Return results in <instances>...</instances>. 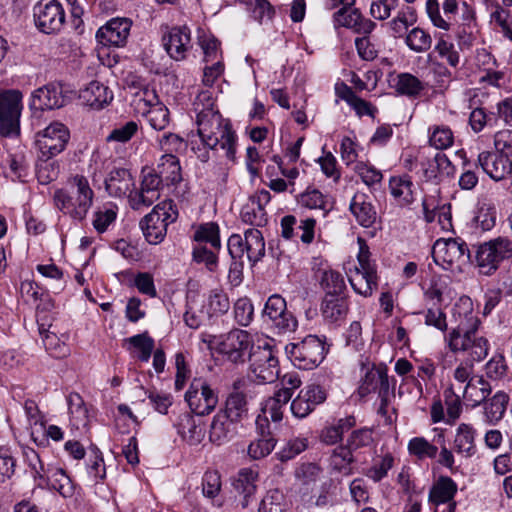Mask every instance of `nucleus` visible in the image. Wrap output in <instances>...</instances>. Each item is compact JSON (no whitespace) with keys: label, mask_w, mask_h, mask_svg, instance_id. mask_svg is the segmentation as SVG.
Returning a JSON list of instances; mask_svg holds the SVG:
<instances>
[{"label":"nucleus","mask_w":512,"mask_h":512,"mask_svg":"<svg viewBox=\"0 0 512 512\" xmlns=\"http://www.w3.org/2000/svg\"><path fill=\"white\" fill-rule=\"evenodd\" d=\"M178 212L171 200H165L157 204L151 213L145 215L140 224H150L162 222L163 224H172L176 221Z\"/></svg>","instance_id":"ea45409f"},{"label":"nucleus","mask_w":512,"mask_h":512,"mask_svg":"<svg viewBox=\"0 0 512 512\" xmlns=\"http://www.w3.org/2000/svg\"><path fill=\"white\" fill-rule=\"evenodd\" d=\"M258 437L250 442L247 454L252 460H260L268 456L276 446L277 440L266 429L261 420L256 421Z\"/></svg>","instance_id":"c85d7f7f"},{"label":"nucleus","mask_w":512,"mask_h":512,"mask_svg":"<svg viewBox=\"0 0 512 512\" xmlns=\"http://www.w3.org/2000/svg\"><path fill=\"white\" fill-rule=\"evenodd\" d=\"M131 21L127 18H113L96 33L97 41L104 46H124L130 34Z\"/></svg>","instance_id":"a211bd4d"},{"label":"nucleus","mask_w":512,"mask_h":512,"mask_svg":"<svg viewBox=\"0 0 512 512\" xmlns=\"http://www.w3.org/2000/svg\"><path fill=\"white\" fill-rule=\"evenodd\" d=\"M251 16L260 24L267 23L273 20L275 8L268 0H254Z\"/></svg>","instance_id":"69168bd1"},{"label":"nucleus","mask_w":512,"mask_h":512,"mask_svg":"<svg viewBox=\"0 0 512 512\" xmlns=\"http://www.w3.org/2000/svg\"><path fill=\"white\" fill-rule=\"evenodd\" d=\"M461 329L448 334L449 349L454 353H466L471 361H482L488 355V340L479 335L478 329Z\"/></svg>","instance_id":"39448f33"},{"label":"nucleus","mask_w":512,"mask_h":512,"mask_svg":"<svg viewBox=\"0 0 512 512\" xmlns=\"http://www.w3.org/2000/svg\"><path fill=\"white\" fill-rule=\"evenodd\" d=\"M512 258V243L496 238L480 244L475 251V261L483 275H492L502 261Z\"/></svg>","instance_id":"0eeeda50"},{"label":"nucleus","mask_w":512,"mask_h":512,"mask_svg":"<svg viewBox=\"0 0 512 512\" xmlns=\"http://www.w3.org/2000/svg\"><path fill=\"white\" fill-rule=\"evenodd\" d=\"M250 371L263 383H272L279 377V362L272 345L265 341L249 353Z\"/></svg>","instance_id":"1a4fd4ad"},{"label":"nucleus","mask_w":512,"mask_h":512,"mask_svg":"<svg viewBox=\"0 0 512 512\" xmlns=\"http://www.w3.org/2000/svg\"><path fill=\"white\" fill-rule=\"evenodd\" d=\"M83 104L92 109H102L113 100V92L98 81H91L79 95Z\"/></svg>","instance_id":"a878e982"},{"label":"nucleus","mask_w":512,"mask_h":512,"mask_svg":"<svg viewBox=\"0 0 512 512\" xmlns=\"http://www.w3.org/2000/svg\"><path fill=\"white\" fill-rule=\"evenodd\" d=\"M289 504L285 495L278 489L270 490L260 502L258 512H288Z\"/></svg>","instance_id":"603ef678"},{"label":"nucleus","mask_w":512,"mask_h":512,"mask_svg":"<svg viewBox=\"0 0 512 512\" xmlns=\"http://www.w3.org/2000/svg\"><path fill=\"white\" fill-rule=\"evenodd\" d=\"M318 281L325 295H340L346 287L343 276L333 269H325Z\"/></svg>","instance_id":"09e8293b"},{"label":"nucleus","mask_w":512,"mask_h":512,"mask_svg":"<svg viewBox=\"0 0 512 512\" xmlns=\"http://www.w3.org/2000/svg\"><path fill=\"white\" fill-rule=\"evenodd\" d=\"M341 99L347 102L351 106L356 114L360 117L368 115L371 117L375 116L377 109L372 106L369 102L358 97L351 87L344 85L343 91L339 94Z\"/></svg>","instance_id":"3c124183"},{"label":"nucleus","mask_w":512,"mask_h":512,"mask_svg":"<svg viewBox=\"0 0 512 512\" xmlns=\"http://www.w3.org/2000/svg\"><path fill=\"white\" fill-rule=\"evenodd\" d=\"M322 469L315 463H303L295 472L296 478L304 485H310L320 479Z\"/></svg>","instance_id":"774afa93"},{"label":"nucleus","mask_w":512,"mask_h":512,"mask_svg":"<svg viewBox=\"0 0 512 512\" xmlns=\"http://www.w3.org/2000/svg\"><path fill=\"white\" fill-rule=\"evenodd\" d=\"M458 486L449 476H440L431 486L428 494V502L435 508L447 504L442 512H455L456 502L454 497Z\"/></svg>","instance_id":"aec40b11"},{"label":"nucleus","mask_w":512,"mask_h":512,"mask_svg":"<svg viewBox=\"0 0 512 512\" xmlns=\"http://www.w3.org/2000/svg\"><path fill=\"white\" fill-rule=\"evenodd\" d=\"M174 426L178 434L191 445L199 444L204 437L202 427L189 412L181 413L174 422Z\"/></svg>","instance_id":"c756f323"},{"label":"nucleus","mask_w":512,"mask_h":512,"mask_svg":"<svg viewBox=\"0 0 512 512\" xmlns=\"http://www.w3.org/2000/svg\"><path fill=\"white\" fill-rule=\"evenodd\" d=\"M128 341L138 351V358L147 362L154 349V340L147 333H142L130 337Z\"/></svg>","instance_id":"e2e57ef3"},{"label":"nucleus","mask_w":512,"mask_h":512,"mask_svg":"<svg viewBox=\"0 0 512 512\" xmlns=\"http://www.w3.org/2000/svg\"><path fill=\"white\" fill-rule=\"evenodd\" d=\"M193 240L196 243L192 248V260L197 264H204L210 272H215L218 267V255L215 251L221 249L219 226H198Z\"/></svg>","instance_id":"20e7f679"},{"label":"nucleus","mask_w":512,"mask_h":512,"mask_svg":"<svg viewBox=\"0 0 512 512\" xmlns=\"http://www.w3.org/2000/svg\"><path fill=\"white\" fill-rule=\"evenodd\" d=\"M134 179L128 169L114 168L105 179V188L110 196L124 197L133 192Z\"/></svg>","instance_id":"bb28decb"},{"label":"nucleus","mask_w":512,"mask_h":512,"mask_svg":"<svg viewBox=\"0 0 512 512\" xmlns=\"http://www.w3.org/2000/svg\"><path fill=\"white\" fill-rule=\"evenodd\" d=\"M70 184L75 191L70 194L65 190H57L54 194L55 205L73 221H82L92 204L94 193L87 178L82 175L74 176Z\"/></svg>","instance_id":"f03ea898"},{"label":"nucleus","mask_w":512,"mask_h":512,"mask_svg":"<svg viewBox=\"0 0 512 512\" xmlns=\"http://www.w3.org/2000/svg\"><path fill=\"white\" fill-rule=\"evenodd\" d=\"M349 282L357 294L369 297L377 288L376 269L355 267L354 272L349 275Z\"/></svg>","instance_id":"2f4dec72"},{"label":"nucleus","mask_w":512,"mask_h":512,"mask_svg":"<svg viewBox=\"0 0 512 512\" xmlns=\"http://www.w3.org/2000/svg\"><path fill=\"white\" fill-rule=\"evenodd\" d=\"M245 249L251 262L259 261L265 254V242L262 233L255 228L245 231Z\"/></svg>","instance_id":"49530a36"},{"label":"nucleus","mask_w":512,"mask_h":512,"mask_svg":"<svg viewBox=\"0 0 512 512\" xmlns=\"http://www.w3.org/2000/svg\"><path fill=\"white\" fill-rule=\"evenodd\" d=\"M405 43L410 50L423 53L431 48L432 38L424 29L414 27L405 35Z\"/></svg>","instance_id":"864d4df0"},{"label":"nucleus","mask_w":512,"mask_h":512,"mask_svg":"<svg viewBox=\"0 0 512 512\" xmlns=\"http://www.w3.org/2000/svg\"><path fill=\"white\" fill-rule=\"evenodd\" d=\"M422 212L424 219L428 223L437 222L438 224L450 223L452 215L450 206L442 205L437 207L434 205V201L423 198L421 202Z\"/></svg>","instance_id":"de8ad7c7"},{"label":"nucleus","mask_w":512,"mask_h":512,"mask_svg":"<svg viewBox=\"0 0 512 512\" xmlns=\"http://www.w3.org/2000/svg\"><path fill=\"white\" fill-rule=\"evenodd\" d=\"M254 308L249 298H239L234 304V318L241 326H248L253 319Z\"/></svg>","instance_id":"0e129e2a"},{"label":"nucleus","mask_w":512,"mask_h":512,"mask_svg":"<svg viewBox=\"0 0 512 512\" xmlns=\"http://www.w3.org/2000/svg\"><path fill=\"white\" fill-rule=\"evenodd\" d=\"M162 44L171 59L182 61L192 48L191 31L187 26L171 27L162 35Z\"/></svg>","instance_id":"4468645a"},{"label":"nucleus","mask_w":512,"mask_h":512,"mask_svg":"<svg viewBox=\"0 0 512 512\" xmlns=\"http://www.w3.org/2000/svg\"><path fill=\"white\" fill-rule=\"evenodd\" d=\"M36 27L45 34H56L65 24V11L57 1L37 3L33 8Z\"/></svg>","instance_id":"ddd939ff"},{"label":"nucleus","mask_w":512,"mask_h":512,"mask_svg":"<svg viewBox=\"0 0 512 512\" xmlns=\"http://www.w3.org/2000/svg\"><path fill=\"white\" fill-rule=\"evenodd\" d=\"M38 485H49L65 498L72 497L75 492V485L71 478L59 467H48Z\"/></svg>","instance_id":"cd10ccee"},{"label":"nucleus","mask_w":512,"mask_h":512,"mask_svg":"<svg viewBox=\"0 0 512 512\" xmlns=\"http://www.w3.org/2000/svg\"><path fill=\"white\" fill-rule=\"evenodd\" d=\"M155 171L167 185H173L182 180L180 163L174 154L162 155Z\"/></svg>","instance_id":"e433bc0d"},{"label":"nucleus","mask_w":512,"mask_h":512,"mask_svg":"<svg viewBox=\"0 0 512 512\" xmlns=\"http://www.w3.org/2000/svg\"><path fill=\"white\" fill-rule=\"evenodd\" d=\"M185 401L193 413L204 416L216 408L218 396L204 380L194 379L185 393Z\"/></svg>","instance_id":"f8f14e48"},{"label":"nucleus","mask_w":512,"mask_h":512,"mask_svg":"<svg viewBox=\"0 0 512 512\" xmlns=\"http://www.w3.org/2000/svg\"><path fill=\"white\" fill-rule=\"evenodd\" d=\"M372 441V432L369 429L362 428L354 430L347 438L346 444L343 446L348 449L352 455L357 457L358 451L369 446Z\"/></svg>","instance_id":"bf43d9fd"},{"label":"nucleus","mask_w":512,"mask_h":512,"mask_svg":"<svg viewBox=\"0 0 512 512\" xmlns=\"http://www.w3.org/2000/svg\"><path fill=\"white\" fill-rule=\"evenodd\" d=\"M395 90L410 98H417L425 89L424 83L411 73H400L395 78Z\"/></svg>","instance_id":"37998d69"},{"label":"nucleus","mask_w":512,"mask_h":512,"mask_svg":"<svg viewBox=\"0 0 512 512\" xmlns=\"http://www.w3.org/2000/svg\"><path fill=\"white\" fill-rule=\"evenodd\" d=\"M364 376L359 386V394L364 397L371 392H378L379 396L384 398L389 391V381L386 365L380 364H362Z\"/></svg>","instance_id":"2eb2a0df"},{"label":"nucleus","mask_w":512,"mask_h":512,"mask_svg":"<svg viewBox=\"0 0 512 512\" xmlns=\"http://www.w3.org/2000/svg\"><path fill=\"white\" fill-rule=\"evenodd\" d=\"M477 163L494 181L503 180L512 173V161L498 152H481L478 155Z\"/></svg>","instance_id":"412c9836"},{"label":"nucleus","mask_w":512,"mask_h":512,"mask_svg":"<svg viewBox=\"0 0 512 512\" xmlns=\"http://www.w3.org/2000/svg\"><path fill=\"white\" fill-rule=\"evenodd\" d=\"M389 190L395 205L401 208L411 209L412 205L419 201L420 193L407 176L391 177Z\"/></svg>","instance_id":"4be33fe9"},{"label":"nucleus","mask_w":512,"mask_h":512,"mask_svg":"<svg viewBox=\"0 0 512 512\" xmlns=\"http://www.w3.org/2000/svg\"><path fill=\"white\" fill-rule=\"evenodd\" d=\"M350 211L360 224H374L376 211L364 194H356L350 203Z\"/></svg>","instance_id":"c03bdc74"},{"label":"nucleus","mask_w":512,"mask_h":512,"mask_svg":"<svg viewBox=\"0 0 512 512\" xmlns=\"http://www.w3.org/2000/svg\"><path fill=\"white\" fill-rule=\"evenodd\" d=\"M357 461L348 449L340 445L333 449L329 457V468L332 473L349 476L353 473L352 464Z\"/></svg>","instance_id":"4c0bfd02"},{"label":"nucleus","mask_w":512,"mask_h":512,"mask_svg":"<svg viewBox=\"0 0 512 512\" xmlns=\"http://www.w3.org/2000/svg\"><path fill=\"white\" fill-rule=\"evenodd\" d=\"M198 306L197 295L188 294L184 321L186 325L192 329H197L203 320L204 313L202 310L198 309Z\"/></svg>","instance_id":"680f3d73"},{"label":"nucleus","mask_w":512,"mask_h":512,"mask_svg":"<svg viewBox=\"0 0 512 512\" xmlns=\"http://www.w3.org/2000/svg\"><path fill=\"white\" fill-rule=\"evenodd\" d=\"M430 145L439 150H444L453 145L454 135L450 127L446 125H434L429 128Z\"/></svg>","instance_id":"6e6d98bb"},{"label":"nucleus","mask_w":512,"mask_h":512,"mask_svg":"<svg viewBox=\"0 0 512 512\" xmlns=\"http://www.w3.org/2000/svg\"><path fill=\"white\" fill-rule=\"evenodd\" d=\"M476 435L477 430L472 424L460 423L455 429V435L453 439L454 451L464 457L471 458L476 453Z\"/></svg>","instance_id":"5701e85b"},{"label":"nucleus","mask_w":512,"mask_h":512,"mask_svg":"<svg viewBox=\"0 0 512 512\" xmlns=\"http://www.w3.org/2000/svg\"><path fill=\"white\" fill-rule=\"evenodd\" d=\"M197 133L202 145L210 149L220 147L228 159L233 160L236 154V133L229 119L219 111L205 108L197 114Z\"/></svg>","instance_id":"f257e3e1"},{"label":"nucleus","mask_w":512,"mask_h":512,"mask_svg":"<svg viewBox=\"0 0 512 512\" xmlns=\"http://www.w3.org/2000/svg\"><path fill=\"white\" fill-rule=\"evenodd\" d=\"M356 425L354 416L340 418L336 423L324 427L320 433V440L326 445H335L338 443L345 432Z\"/></svg>","instance_id":"58836bf2"},{"label":"nucleus","mask_w":512,"mask_h":512,"mask_svg":"<svg viewBox=\"0 0 512 512\" xmlns=\"http://www.w3.org/2000/svg\"><path fill=\"white\" fill-rule=\"evenodd\" d=\"M286 352L294 366L309 370L317 367L324 359L325 343L315 335H308L297 343L286 346Z\"/></svg>","instance_id":"423d86ee"},{"label":"nucleus","mask_w":512,"mask_h":512,"mask_svg":"<svg viewBox=\"0 0 512 512\" xmlns=\"http://www.w3.org/2000/svg\"><path fill=\"white\" fill-rule=\"evenodd\" d=\"M264 316L268 317L280 332L295 330L297 321L287 310L285 299L274 294L268 298L264 307Z\"/></svg>","instance_id":"f3484780"},{"label":"nucleus","mask_w":512,"mask_h":512,"mask_svg":"<svg viewBox=\"0 0 512 512\" xmlns=\"http://www.w3.org/2000/svg\"><path fill=\"white\" fill-rule=\"evenodd\" d=\"M434 50L441 58H445L450 66L456 67L459 64L460 55L454 44L445 40L442 35L438 37Z\"/></svg>","instance_id":"338daca9"},{"label":"nucleus","mask_w":512,"mask_h":512,"mask_svg":"<svg viewBox=\"0 0 512 512\" xmlns=\"http://www.w3.org/2000/svg\"><path fill=\"white\" fill-rule=\"evenodd\" d=\"M457 249L452 238L437 240L433 246L434 262L444 270H453L454 265L460 260Z\"/></svg>","instance_id":"7c9ffc66"},{"label":"nucleus","mask_w":512,"mask_h":512,"mask_svg":"<svg viewBox=\"0 0 512 512\" xmlns=\"http://www.w3.org/2000/svg\"><path fill=\"white\" fill-rule=\"evenodd\" d=\"M491 387L483 376H475L466 384L463 397L473 406L481 404L490 394Z\"/></svg>","instance_id":"79ce46f5"},{"label":"nucleus","mask_w":512,"mask_h":512,"mask_svg":"<svg viewBox=\"0 0 512 512\" xmlns=\"http://www.w3.org/2000/svg\"><path fill=\"white\" fill-rule=\"evenodd\" d=\"M204 341L211 350H216L233 363L243 362L253 349L250 334L241 329H233L220 336L209 335Z\"/></svg>","instance_id":"7ed1b4c3"},{"label":"nucleus","mask_w":512,"mask_h":512,"mask_svg":"<svg viewBox=\"0 0 512 512\" xmlns=\"http://www.w3.org/2000/svg\"><path fill=\"white\" fill-rule=\"evenodd\" d=\"M452 317L457 324L451 331L462 330V327L478 329L480 326V320L473 312V302L468 296L460 297L454 304Z\"/></svg>","instance_id":"393cba45"},{"label":"nucleus","mask_w":512,"mask_h":512,"mask_svg":"<svg viewBox=\"0 0 512 512\" xmlns=\"http://www.w3.org/2000/svg\"><path fill=\"white\" fill-rule=\"evenodd\" d=\"M258 479V473L251 468L241 469L234 481L233 486L235 490L243 495L241 506L246 508L249 505V499L254 496L256 492V481Z\"/></svg>","instance_id":"f704fd0d"},{"label":"nucleus","mask_w":512,"mask_h":512,"mask_svg":"<svg viewBox=\"0 0 512 512\" xmlns=\"http://www.w3.org/2000/svg\"><path fill=\"white\" fill-rule=\"evenodd\" d=\"M325 399L326 393L323 388L310 384L300 390L298 396L292 401L290 409L296 418H305Z\"/></svg>","instance_id":"6ab92c4d"},{"label":"nucleus","mask_w":512,"mask_h":512,"mask_svg":"<svg viewBox=\"0 0 512 512\" xmlns=\"http://www.w3.org/2000/svg\"><path fill=\"white\" fill-rule=\"evenodd\" d=\"M308 448V438L296 436L290 438L285 445L276 453V457L281 462L289 461L295 458Z\"/></svg>","instance_id":"4d7b16f0"},{"label":"nucleus","mask_w":512,"mask_h":512,"mask_svg":"<svg viewBox=\"0 0 512 512\" xmlns=\"http://www.w3.org/2000/svg\"><path fill=\"white\" fill-rule=\"evenodd\" d=\"M237 422L229 416L218 411L211 422L209 429V440L216 444L222 445L230 441L236 434Z\"/></svg>","instance_id":"b1692460"},{"label":"nucleus","mask_w":512,"mask_h":512,"mask_svg":"<svg viewBox=\"0 0 512 512\" xmlns=\"http://www.w3.org/2000/svg\"><path fill=\"white\" fill-rule=\"evenodd\" d=\"M417 22L416 10L411 6L401 8L397 15L388 22L394 37H403L410 26Z\"/></svg>","instance_id":"a19ab883"},{"label":"nucleus","mask_w":512,"mask_h":512,"mask_svg":"<svg viewBox=\"0 0 512 512\" xmlns=\"http://www.w3.org/2000/svg\"><path fill=\"white\" fill-rule=\"evenodd\" d=\"M299 203L310 209H318L324 216L327 209V202L323 194L317 189H307L299 197Z\"/></svg>","instance_id":"052dcab7"},{"label":"nucleus","mask_w":512,"mask_h":512,"mask_svg":"<svg viewBox=\"0 0 512 512\" xmlns=\"http://www.w3.org/2000/svg\"><path fill=\"white\" fill-rule=\"evenodd\" d=\"M69 139L68 128L55 121L36 134V145L42 158L51 159L65 149Z\"/></svg>","instance_id":"9d476101"},{"label":"nucleus","mask_w":512,"mask_h":512,"mask_svg":"<svg viewBox=\"0 0 512 512\" xmlns=\"http://www.w3.org/2000/svg\"><path fill=\"white\" fill-rule=\"evenodd\" d=\"M162 178L157 176L154 169L143 168L139 190L130 192L128 201L133 209L150 206L159 199L163 187Z\"/></svg>","instance_id":"9b49d317"},{"label":"nucleus","mask_w":512,"mask_h":512,"mask_svg":"<svg viewBox=\"0 0 512 512\" xmlns=\"http://www.w3.org/2000/svg\"><path fill=\"white\" fill-rule=\"evenodd\" d=\"M423 166V174L427 181L439 182L454 172V166L444 153H437Z\"/></svg>","instance_id":"473e14b6"},{"label":"nucleus","mask_w":512,"mask_h":512,"mask_svg":"<svg viewBox=\"0 0 512 512\" xmlns=\"http://www.w3.org/2000/svg\"><path fill=\"white\" fill-rule=\"evenodd\" d=\"M68 98L60 83H49L32 93L30 107L35 110H53L63 107Z\"/></svg>","instance_id":"dca6fc26"},{"label":"nucleus","mask_w":512,"mask_h":512,"mask_svg":"<svg viewBox=\"0 0 512 512\" xmlns=\"http://www.w3.org/2000/svg\"><path fill=\"white\" fill-rule=\"evenodd\" d=\"M22 93L19 90L0 92V134L16 137L20 134Z\"/></svg>","instance_id":"6e6552de"},{"label":"nucleus","mask_w":512,"mask_h":512,"mask_svg":"<svg viewBox=\"0 0 512 512\" xmlns=\"http://www.w3.org/2000/svg\"><path fill=\"white\" fill-rule=\"evenodd\" d=\"M320 311L324 319L330 323H336L345 319L348 313L347 300L340 295H325Z\"/></svg>","instance_id":"72a5a7b5"},{"label":"nucleus","mask_w":512,"mask_h":512,"mask_svg":"<svg viewBox=\"0 0 512 512\" xmlns=\"http://www.w3.org/2000/svg\"><path fill=\"white\" fill-rule=\"evenodd\" d=\"M395 459L391 453H386L375 459L372 466L365 471V475L374 481L380 482L387 477L389 470L394 466Z\"/></svg>","instance_id":"5fc2aeb1"},{"label":"nucleus","mask_w":512,"mask_h":512,"mask_svg":"<svg viewBox=\"0 0 512 512\" xmlns=\"http://www.w3.org/2000/svg\"><path fill=\"white\" fill-rule=\"evenodd\" d=\"M149 125L157 131L164 130L170 122V113L166 106L156 105L143 111Z\"/></svg>","instance_id":"13d9d810"},{"label":"nucleus","mask_w":512,"mask_h":512,"mask_svg":"<svg viewBox=\"0 0 512 512\" xmlns=\"http://www.w3.org/2000/svg\"><path fill=\"white\" fill-rule=\"evenodd\" d=\"M237 423L240 422L248 412L246 395L235 391L229 394L225 402V408L220 410Z\"/></svg>","instance_id":"a18cd8bd"},{"label":"nucleus","mask_w":512,"mask_h":512,"mask_svg":"<svg viewBox=\"0 0 512 512\" xmlns=\"http://www.w3.org/2000/svg\"><path fill=\"white\" fill-rule=\"evenodd\" d=\"M509 402V395L503 391H498L484 405V421L488 425L499 423L506 412Z\"/></svg>","instance_id":"c9c22d12"},{"label":"nucleus","mask_w":512,"mask_h":512,"mask_svg":"<svg viewBox=\"0 0 512 512\" xmlns=\"http://www.w3.org/2000/svg\"><path fill=\"white\" fill-rule=\"evenodd\" d=\"M407 450L411 456L418 460L434 459L438 453V447L422 436L410 439Z\"/></svg>","instance_id":"8fccbe9b"}]
</instances>
